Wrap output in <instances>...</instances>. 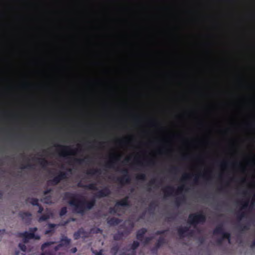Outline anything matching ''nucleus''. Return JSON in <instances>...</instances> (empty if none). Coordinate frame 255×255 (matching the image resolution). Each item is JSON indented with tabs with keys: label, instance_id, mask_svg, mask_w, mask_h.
<instances>
[{
	"label": "nucleus",
	"instance_id": "nucleus-42",
	"mask_svg": "<svg viewBox=\"0 0 255 255\" xmlns=\"http://www.w3.org/2000/svg\"><path fill=\"white\" fill-rule=\"evenodd\" d=\"M116 206L115 207H111L110 208L109 212L111 214H116L117 213V210L116 208Z\"/></svg>",
	"mask_w": 255,
	"mask_h": 255
},
{
	"label": "nucleus",
	"instance_id": "nucleus-45",
	"mask_svg": "<svg viewBox=\"0 0 255 255\" xmlns=\"http://www.w3.org/2000/svg\"><path fill=\"white\" fill-rule=\"evenodd\" d=\"M40 255H54V254L50 251H44Z\"/></svg>",
	"mask_w": 255,
	"mask_h": 255
},
{
	"label": "nucleus",
	"instance_id": "nucleus-5",
	"mask_svg": "<svg viewBox=\"0 0 255 255\" xmlns=\"http://www.w3.org/2000/svg\"><path fill=\"white\" fill-rule=\"evenodd\" d=\"M67 178V173L65 172L60 171L58 175L54 177L52 179L48 181V184L49 185H56L60 182Z\"/></svg>",
	"mask_w": 255,
	"mask_h": 255
},
{
	"label": "nucleus",
	"instance_id": "nucleus-46",
	"mask_svg": "<svg viewBox=\"0 0 255 255\" xmlns=\"http://www.w3.org/2000/svg\"><path fill=\"white\" fill-rule=\"evenodd\" d=\"M37 207H38V210L37 213L38 214H41L44 210L43 207L40 204H39V206H37Z\"/></svg>",
	"mask_w": 255,
	"mask_h": 255
},
{
	"label": "nucleus",
	"instance_id": "nucleus-35",
	"mask_svg": "<svg viewBox=\"0 0 255 255\" xmlns=\"http://www.w3.org/2000/svg\"><path fill=\"white\" fill-rule=\"evenodd\" d=\"M20 168L22 169H33L34 168V165L28 163V164H27L25 165H22L20 167Z\"/></svg>",
	"mask_w": 255,
	"mask_h": 255
},
{
	"label": "nucleus",
	"instance_id": "nucleus-54",
	"mask_svg": "<svg viewBox=\"0 0 255 255\" xmlns=\"http://www.w3.org/2000/svg\"><path fill=\"white\" fill-rule=\"evenodd\" d=\"M198 183V178L197 176H195L194 179V183L197 184Z\"/></svg>",
	"mask_w": 255,
	"mask_h": 255
},
{
	"label": "nucleus",
	"instance_id": "nucleus-23",
	"mask_svg": "<svg viewBox=\"0 0 255 255\" xmlns=\"http://www.w3.org/2000/svg\"><path fill=\"white\" fill-rule=\"evenodd\" d=\"M139 243L136 241H134L132 243V244L131 245V249L133 250L132 253L131 254V255H135V250L139 247Z\"/></svg>",
	"mask_w": 255,
	"mask_h": 255
},
{
	"label": "nucleus",
	"instance_id": "nucleus-38",
	"mask_svg": "<svg viewBox=\"0 0 255 255\" xmlns=\"http://www.w3.org/2000/svg\"><path fill=\"white\" fill-rule=\"evenodd\" d=\"M70 221H75V218H71L70 220H68L64 222L63 223H62L59 224L58 225L59 226H65L67 224H68Z\"/></svg>",
	"mask_w": 255,
	"mask_h": 255
},
{
	"label": "nucleus",
	"instance_id": "nucleus-52",
	"mask_svg": "<svg viewBox=\"0 0 255 255\" xmlns=\"http://www.w3.org/2000/svg\"><path fill=\"white\" fill-rule=\"evenodd\" d=\"M228 163L226 161H223L221 163V165L223 167H226L228 165Z\"/></svg>",
	"mask_w": 255,
	"mask_h": 255
},
{
	"label": "nucleus",
	"instance_id": "nucleus-9",
	"mask_svg": "<svg viewBox=\"0 0 255 255\" xmlns=\"http://www.w3.org/2000/svg\"><path fill=\"white\" fill-rule=\"evenodd\" d=\"M81 237L83 239H85L88 237V233L86 232L83 228L79 229L78 231L75 232L73 234V238L75 240H78Z\"/></svg>",
	"mask_w": 255,
	"mask_h": 255
},
{
	"label": "nucleus",
	"instance_id": "nucleus-57",
	"mask_svg": "<svg viewBox=\"0 0 255 255\" xmlns=\"http://www.w3.org/2000/svg\"><path fill=\"white\" fill-rule=\"evenodd\" d=\"M95 255H103V253H102V251L101 250L100 252H97L96 254H95Z\"/></svg>",
	"mask_w": 255,
	"mask_h": 255
},
{
	"label": "nucleus",
	"instance_id": "nucleus-37",
	"mask_svg": "<svg viewBox=\"0 0 255 255\" xmlns=\"http://www.w3.org/2000/svg\"><path fill=\"white\" fill-rule=\"evenodd\" d=\"M18 247L23 252H25L26 250V247L24 244L19 243L18 245Z\"/></svg>",
	"mask_w": 255,
	"mask_h": 255
},
{
	"label": "nucleus",
	"instance_id": "nucleus-60",
	"mask_svg": "<svg viewBox=\"0 0 255 255\" xmlns=\"http://www.w3.org/2000/svg\"><path fill=\"white\" fill-rule=\"evenodd\" d=\"M145 216V213H142L141 215L139 217V219H143Z\"/></svg>",
	"mask_w": 255,
	"mask_h": 255
},
{
	"label": "nucleus",
	"instance_id": "nucleus-21",
	"mask_svg": "<svg viewBox=\"0 0 255 255\" xmlns=\"http://www.w3.org/2000/svg\"><path fill=\"white\" fill-rule=\"evenodd\" d=\"M127 234L126 231L119 232L118 233L115 234L113 236V239L115 241H120L123 239L125 234Z\"/></svg>",
	"mask_w": 255,
	"mask_h": 255
},
{
	"label": "nucleus",
	"instance_id": "nucleus-6",
	"mask_svg": "<svg viewBox=\"0 0 255 255\" xmlns=\"http://www.w3.org/2000/svg\"><path fill=\"white\" fill-rule=\"evenodd\" d=\"M121 172L123 173L122 176L118 177L116 181L122 185L129 183L131 178L128 174V170L126 168L123 169L121 170Z\"/></svg>",
	"mask_w": 255,
	"mask_h": 255
},
{
	"label": "nucleus",
	"instance_id": "nucleus-4",
	"mask_svg": "<svg viewBox=\"0 0 255 255\" xmlns=\"http://www.w3.org/2000/svg\"><path fill=\"white\" fill-rule=\"evenodd\" d=\"M214 235H221L222 238L228 240L229 243H231V235L229 232H225L222 224L218 225L213 230Z\"/></svg>",
	"mask_w": 255,
	"mask_h": 255
},
{
	"label": "nucleus",
	"instance_id": "nucleus-26",
	"mask_svg": "<svg viewBox=\"0 0 255 255\" xmlns=\"http://www.w3.org/2000/svg\"><path fill=\"white\" fill-rule=\"evenodd\" d=\"M87 174L90 175H94L97 174H101V171L100 169H92L88 171Z\"/></svg>",
	"mask_w": 255,
	"mask_h": 255
},
{
	"label": "nucleus",
	"instance_id": "nucleus-18",
	"mask_svg": "<svg viewBox=\"0 0 255 255\" xmlns=\"http://www.w3.org/2000/svg\"><path fill=\"white\" fill-rule=\"evenodd\" d=\"M189 228L188 227H180L177 229L178 235L181 238L185 237V234L189 231Z\"/></svg>",
	"mask_w": 255,
	"mask_h": 255
},
{
	"label": "nucleus",
	"instance_id": "nucleus-33",
	"mask_svg": "<svg viewBox=\"0 0 255 255\" xmlns=\"http://www.w3.org/2000/svg\"><path fill=\"white\" fill-rule=\"evenodd\" d=\"M136 179L137 180L144 181L146 180V175L144 173H141L137 175Z\"/></svg>",
	"mask_w": 255,
	"mask_h": 255
},
{
	"label": "nucleus",
	"instance_id": "nucleus-56",
	"mask_svg": "<svg viewBox=\"0 0 255 255\" xmlns=\"http://www.w3.org/2000/svg\"><path fill=\"white\" fill-rule=\"evenodd\" d=\"M248 205V202H245L243 204V208H246Z\"/></svg>",
	"mask_w": 255,
	"mask_h": 255
},
{
	"label": "nucleus",
	"instance_id": "nucleus-11",
	"mask_svg": "<svg viewBox=\"0 0 255 255\" xmlns=\"http://www.w3.org/2000/svg\"><path fill=\"white\" fill-rule=\"evenodd\" d=\"M130 206L129 197L126 196L122 199L117 201L116 203V206L129 207Z\"/></svg>",
	"mask_w": 255,
	"mask_h": 255
},
{
	"label": "nucleus",
	"instance_id": "nucleus-31",
	"mask_svg": "<svg viewBox=\"0 0 255 255\" xmlns=\"http://www.w3.org/2000/svg\"><path fill=\"white\" fill-rule=\"evenodd\" d=\"M73 162L77 164L81 165L85 162V159L84 158H74Z\"/></svg>",
	"mask_w": 255,
	"mask_h": 255
},
{
	"label": "nucleus",
	"instance_id": "nucleus-24",
	"mask_svg": "<svg viewBox=\"0 0 255 255\" xmlns=\"http://www.w3.org/2000/svg\"><path fill=\"white\" fill-rule=\"evenodd\" d=\"M120 247L118 244L114 245L111 249V253L113 255H116L119 252Z\"/></svg>",
	"mask_w": 255,
	"mask_h": 255
},
{
	"label": "nucleus",
	"instance_id": "nucleus-1",
	"mask_svg": "<svg viewBox=\"0 0 255 255\" xmlns=\"http://www.w3.org/2000/svg\"><path fill=\"white\" fill-rule=\"evenodd\" d=\"M65 198L70 199L69 204L74 208V212L82 215L85 214L86 211L92 209L96 204L95 198L87 201L79 195L69 192L65 193Z\"/></svg>",
	"mask_w": 255,
	"mask_h": 255
},
{
	"label": "nucleus",
	"instance_id": "nucleus-58",
	"mask_svg": "<svg viewBox=\"0 0 255 255\" xmlns=\"http://www.w3.org/2000/svg\"><path fill=\"white\" fill-rule=\"evenodd\" d=\"M134 119L136 122H138L140 121V119L137 117H135Z\"/></svg>",
	"mask_w": 255,
	"mask_h": 255
},
{
	"label": "nucleus",
	"instance_id": "nucleus-55",
	"mask_svg": "<svg viewBox=\"0 0 255 255\" xmlns=\"http://www.w3.org/2000/svg\"><path fill=\"white\" fill-rule=\"evenodd\" d=\"M129 226L130 227V229H132L134 227V224L133 223L130 222L129 223Z\"/></svg>",
	"mask_w": 255,
	"mask_h": 255
},
{
	"label": "nucleus",
	"instance_id": "nucleus-48",
	"mask_svg": "<svg viewBox=\"0 0 255 255\" xmlns=\"http://www.w3.org/2000/svg\"><path fill=\"white\" fill-rule=\"evenodd\" d=\"M62 247V244H60V243L57 245V246H56L54 248V250L55 252L56 251H58V250H60V249Z\"/></svg>",
	"mask_w": 255,
	"mask_h": 255
},
{
	"label": "nucleus",
	"instance_id": "nucleus-36",
	"mask_svg": "<svg viewBox=\"0 0 255 255\" xmlns=\"http://www.w3.org/2000/svg\"><path fill=\"white\" fill-rule=\"evenodd\" d=\"M90 231L91 233L95 234L102 233V230L99 228H92Z\"/></svg>",
	"mask_w": 255,
	"mask_h": 255
},
{
	"label": "nucleus",
	"instance_id": "nucleus-41",
	"mask_svg": "<svg viewBox=\"0 0 255 255\" xmlns=\"http://www.w3.org/2000/svg\"><path fill=\"white\" fill-rule=\"evenodd\" d=\"M156 206V205L154 202H151L149 205V209L150 210H154Z\"/></svg>",
	"mask_w": 255,
	"mask_h": 255
},
{
	"label": "nucleus",
	"instance_id": "nucleus-61",
	"mask_svg": "<svg viewBox=\"0 0 255 255\" xmlns=\"http://www.w3.org/2000/svg\"><path fill=\"white\" fill-rule=\"evenodd\" d=\"M160 231V234H161V235H163V234H165V232H166V230H160V231Z\"/></svg>",
	"mask_w": 255,
	"mask_h": 255
},
{
	"label": "nucleus",
	"instance_id": "nucleus-53",
	"mask_svg": "<svg viewBox=\"0 0 255 255\" xmlns=\"http://www.w3.org/2000/svg\"><path fill=\"white\" fill-rule=\"evenodd\" d=\"M77 251V249L76 247H74V248H73L71 250V252L72 253H75Z\"/></svg>",
	"mask_w": 255,
	"mask_h": 255
},
{
	"label": "nucleus",
	"instance_id": "nucleus-8",
	"mask_svg": "<svg viewBox=\"0 0 255 255\" xmlns=\"http://www.w3.org/2000/svg\"><path fill=\"white\" fill-rule=\"evenodd\" d=\"M111 193L110 189L108 187H105L102 189L98 191L95 194V197L97 198H101L107 197Z\"/></svg>",
	"mask_w": 255,
	"mask_h": 255
},
{
	"label": "nucleus",
	"instance_id": "nucleus-32",
	"mask_svg": "<svg viewBox=\"0 0 255 255\" xmlns=\"http://www.w3.org/2000/svg\"><path fill=\"white\" fill-rule=\"evenodd\" d=\"M67 212V209L66 207H62L59 212V216L62 217L65 215Z\"/></svg>",
	"mask_w": 255,
	"mask_h": 255
},
{
	"label": "nucleus",
	"instance_id": "nucleus-62",
	"mask_svg": "<svg viewBox=\"0 0 255 255\" xmlns=\"http://www.w3.org/2000/svg\"><path fill=\"white\" fill-rule=\"evenodd\" d=\"M255 247V240L253 241V242L252 244L251 247Z\"/></svg>",
	"mask_w": 255,
	"mask_h": 255
},
{
	"label": "nucleus",
	"instance_id": "nucleus-43",
	"mask_svg": "<svg viewBox=\"0 0 255 255\" xmlns=\"http://www.w3.org/2000/svg\"><path fill=\"white\" fill-rule=\"evenodd\" d=\"M184 186H181L179 187L177 190L176 194H178L181 193L182 192V191L184 190Z\"/></svg>",
	"mask_w": 255,
	"mask_h": 255
},
{
	"label": "nucleus",
	"instance_id": "nucleus-20",
	"mask_svg": "<svg viewBox=\"0 0 255 255\" xmlns=\"http://www.w3.org/2000/svg\"><path fill=\"white\" fill-rule=\"evenodd\" d=\"M71 243V240L70 239H68L67 237L66 236H63L62 238L60 239V244H62V247H67Z\"/></svg>",
	"mask_w": 255,
	"mask_h": 255
},
{
	"label": "nucleus",
	"instance_id": "nucleus-14",
	"mask_svg": "<svg viewBox=\"0 0 255 255\" xmlns=\"http://www.w3.org/2000/svg\"><path fill=\"white\" fill-rule=\"evenodd\" d=\"M120 155H113L111 158V159L107 162L106 166L109 168H114V164L116 160H119Z\"/></svg>",
	"mask_w": 255,
	"mask_h": 255
},
{
	"label": "nucleus",
	"instance_id": "nucleus-27",
	"mask_svg": "<svg viewBox=\"0 0 255 255\" xmlns=\"http://www.w3.org/2000/svg\"><path fill=\"white\" fill-rule=\"evenodd\" d=\"M185 201V197L184 195L181 197H178L176 199L175 203V204L179 206L181 203L184 202Z\"/></svg>",
	"mask_w": 255,
	"mask_h": 255
},
{
	"label": "nucleus",
	"instance_id": "nucleus-40",
	"mask_svg": "<svg viewBox=\"0 0 255 255\" xmlns=\"http://www.w3.org/2000/svg\"><path fill=\"white\" fill-rule=\"evenodd\" d=\"M152 239V237H146L143 242V244L144 245L148 244Z\"/></svg>",
	"mask_w": 255,
	"mask_h": 255
},
{
	"label": "nucleus",
	"instance_id": "nucleus-51",
	"mask_svg": "<svg viewBox=\"0 0 255 255\" xmlns=\"http://www.w3.org/2000/svg\"><path fill=\"white\" fill-rule=\"evenodd\" d=\"M223 241L224 240L222 238H220L217 240V243L218 245H221L222 244Z\"/></svg>",
	"mask_w": 255,
	"mask_h": 255
},
{
	"label": "nucleus",
	"instance_id": "nucleus-29",
	"mask_svg": "<svg viewBox=\"0 0 255 255\" xmlns=\"http://www.w3.org/2000/svg\"><path fill=\"white\" fill-rule=\"evenodd\" d=\"M55 243V242H47L43 243L41 247V249L42 251H44L46 248L49 247L51 245H53Z\"/></svg>",
	"mask_w": 255,
	"mask_h": 255
},
{
	"label": "nucleus",
	"instance_id": "nucleus-64",
	"mask_svg": "<svg viewBox=\"0 0 255 255\" xmlns=\"http://www.w3.org/2000/svg\"><path fill=\"white\" fill-rule=\"evenodd\" d=\"M153 163H154V162L152 161H149L147 162V164L149 165L151 164H153Z\"/></svg>",
	"mask_w": 255,
	"mask_h": 255
},
{
	"label": "nucleus",
	"instance_id": "nucleus-44",
	"mask_svg": "<svg viewBox=\"0 0 255 255\" xmlns=\"http://www.w3.org/2000/svg\"><path fill=\"white\" fill-rule=\"evenodd\" d=\"M51 199V197L50 196H47L43 198V200L44 201V202L46 203H48Z\"/></svg>",
	"mask_w": 255,
	"mask_h": 255
},
{
	"label": "nucleus",
	"instance_id": "nucleus-2",
	"mask_svg": "<svg viewBox=\"0 0 255 255\" xmlns=\"http://www.w3.org/2000/svg\"><path fill=\"white\" fill-rule=\"evenodd\" d=\"M206 220L205 215L202 212L190 214L189 215L188 223L194 227L198 224H203Z\"/></svg>",
	"mask_w": 255,
	"mask_h": 255
},
{
	"label": "nucleus",
	"instance_id": "nucleus-3",
	"mask_svg": "<svg viewBox=\"0 0 255 255\" xmlns=\"http://www.w3.org/2000/svg\"><path fill=\"white\" fill-rule=\"evenodd\" d=\"M38 229L36 227L30 228L29 232L25 231L22 233L18 234L19 237L23 238V241L24 243L28 242L29 240L35 239L38 240L40 239V236L38 235L35 234V232L37 231Z\"/></svg>",
	"mask_w": 255,
	"mask_h": 255
},
{
	"label": "nucleus",
	"instance_id": "nucleus-50",
	"mask_svg": "<svg viewBox=\"0 0 255 255\" xmlns=\"http://www.w3.org/2000/svg\"><path fill=\"white\" fill-rule=\"evenodd\" d=\"M167 221H171L175 219V217L173 215H171L166 218Z\"/></svg>",
	"mask_w": 255,
	"mask_h": 255
},
{
	"label": "nucleus",
	"instance_id": "nucleus-19",
	"mask_svg": "<svg viewBox=\"0 0 255 255\" xmlns=\"http://www.w3.org/2000/svg\"><path fill=\"white\" fill-rule=\"evenodd\" d=\"M57 225L55 224L49 223L48 225V229L45 231L44 234L45 235H49L50 234H53L55 232V227Z\"/></svg>",
	"mask_w": 255,
	"mask_h": 255
},
{
	"label": "nucleus",
	"instance_id": "nucleus-13",
	"mask_svg": "<svg viewBox=\"0 0 255 255\" xmlns=\"http://www.w3.org/2000/svg\"><path fill=\"white\" fill-rule=\"evenodd\" d=\"M147 231V229L145 228H142L138 230L136 232V238L137 240L141 242L142 241L144 238V235L146 234Z\"/></svg>",
	"mask_w": 255,
	"mask_h": 255
},
{
	"label": "nucleus",
	"instance_id": "nucleus-49",
	"mask_svg": "<svg viewBox=\"0 0 255 255\" xmlns=\"http://www.w3.org/2000/svg\"><path fill=\"white\" fill-rule=\"evenodd\" d=\"M52 191L51 189H47L43 191V194L46 195Z\"/></svg>",
	"mask_w": 255,
	"mask_h": 255
},
{
	"label": "nucleus",
	"instance_id": "nucleus-63",
	"mask_svg": "<svg viewBox=\"0 0 255 255\" xmlns=\"http://www.w3.org/2000/svg\"><path fill=\"white\" fill-rule=\"evenodd\" d=\"M155 235H160L161 234H160V232L159 231H157L156 232Z\"/></svg>",
	"mask_w": 255,
	"mask_h": 255
},
{
	"label": "nucleus",
	"instance_id": "nucleus-10",
	"mask_svg": "<svg viewBox=\"0 0 255 255\" xmlns=\"http://www.w3.org/2000/svg\"><path fill=\"white\" fill-rule=\"evenodd\" d=\"M165 243V239L164 237H160L159 238L157 242L155 244V246L152 248L151 250V252L153 254H157L158 249L160 248V247Z\"/></svg>",
	"mask_w": 255,
	"mask_h": 255
},
{
	"label": "nucleus",
	"instance_id": "nucleus-59",
	"mask_svg": "<svg viewBox=\"0 0 255 255\" xmlns=\"http://www.w3.org/2000/svg\"><path fill=\"white\" fill-rule=\"evenodd\" d=\"M120 255H131V254H127L126 252H122Z\"/></svg>",
	"mask_w": 255,
	"mask_h": 255
},
{
	"label": "nucleus",
	"instance_id": "nucleus-39",
	"mask_svg": "<svg viewBox=\"0 0 255 255\" xmlns=\"http://www.w3.org/2000/svg\"><path fill=\"white\" fill-rule=\"evenodd\" d=\"M246 217V214L244 212H242L238 214L237 218L239 220H241L243 218Z\"/></svg>",
	"mask_w": 255,
	"mask_h": 255
},
{
	"label": "nucleus",
	"instance_id": "nucleus-16",
	"mask_svg": "<svg viewBox=\"0 0 255 255\" xmlns=\"http://www.w3.org/2000/svg\"><path fill=\"white\" fill-rule=\"evenodd\" d=\"M174 190V188L171 186H167L163 189L165 197H168L172 195Z\"/></svg>",
	"mask_w": 255,
	"mask_h": 255
},
{
	"label": "nucleus",
	"instance_id": "nucleus-7",
	"mask_svg": "<svg viewBox=\"0 0 255 255\" xmlns=\"http://www.w3.org/2000/svg\"><path fill=\"white\" fill-rule=\"evenodd\" d=\"M55 146L60 149L59 154L61 156L68 158V155L74 154V150H72L70 147L60 144H56Z\"/></svg>",
	"mask_w": 255,
	"mask_h": 255
},
{
	"label": "nucleus",
	"instance_id": "nucleus-15",
	"mask_svg": "<svg viewBox=\"0 0 255 255\" xmlns=\"http://www.w3.org/2000/svg\"><path fill=\"white\" fill-rule=\"evenodd\" d=\"M122 220L119 218H117L115 217H112L110 218H108L107 220V222L108 225L111 226H116L121 223Z\"/></svg>",
	"mask_w": 255,
	"mask_h": 255
},
{
	"label": "nucleus",
	"instance_id": "nucleus-28",
	"mask_svg": "<svg viewBox=\"0 0 255 255\" xmlns=\"http://www.w3.org/2000/svg\"><path fill=\"white\" fill-rule=\"evenodd\" d=\"M27 200H30V203L33 206H39L38 199L35 198H28Z\"/></svg>",
	"mask_w": 255,
	"mask_h": 255
},
{
	"label": "nucleus",
	"instance_id": "nucleus-17",
	"mask_svg": "<svg viewBox=\"0 0 255 255\" xmlns=\"http://www.w3.org/2000/svg\"><path fill=\"white\" fill-rule=\"evenodd\" d=\"M52 216V213L51 212L47 210L46 212L39 217L38 221L40 222L45 221L49 219Z\"/></svg>",
	"mask_w": 255,
	"mask_h": 255
},
{
	"label": "nucleus",
	"instance_id": "nucleus-30",
	"mask_svg": "<svg viewBox=\"0 0 255 255\" xmlns=\"http://www.w3.org/2000/svg\"><path fill=\"white\" fill-rule=\"evenodd\" d=\"M250 225L249 224H246V225H239L238 226V228L242 231H248L250 229Z\"/></svg>",
	"mask_w": 255,
	"mask_h": 255
},
{
	"label": "nucleus",
	"instance_id": "nucleus-25",
	"mask_svg": "<svg viewBox=\"0 0 255 255\" xmlns=\"http://www.w3.org/2000/svg\"><path fill=\"white\" fill-rule=\"evenodd\" d=\"M38 163L43 168L46 167L49 164L45 158L38 159Z\"/></svg>",
	"mask_w": 255,
	"mask_h": 255
},
{
	"label": "nucleus",
	"instance_id": "nucleus-34",
	"mask_svg": "<svg viewBox=\"0 0 255 255\" xmlns=\"http://www.w3.org/2000/svg\"><path fill=\"white\" fill-rule=\"evenodd\" d=\"M191 177H192L191 174H184L182 176L181 181H185L186 180H189L191 178Z\"/></svg>",
	"mask_w": 255,
	"mask_h": 255
},
{
	"label": "nucleus",
	"instance_id": "nucleus-12",
	"mask_svg": "<svg viewBox=\"0 0 255 255\" xmlns=\"http://www.w3.org/2000/svg\"><path fill=\"white\" fill-rule=\"evenodd\" d=\"M78 187L83 188L87 190H97L98 188L95 183H91L88 185H84L81 182H79L77 184Z\"/></svg>",
	"mask_w": 255,
	"mask_h": 255
},
{
	"label": "nucleus",
	"instance_id": "nucleus-47",
	"mask_svg": "<svg viewBox=\"0 0 255 255\" xmlns=\"http://www.w3.org/2000/svg\"><path fill=\"white\" fill-rule=\"evenodd\" d=\"M157 181L156 179H153L150 180L148 183V185L151 186L152 185H156Z\"/></svg>",
	"mask_w": 255,
	"mask_h": 255
},
{
	"label": "nucleus",
	"instance_id": "nucleus-22",
	"mask_svg": "<svg viewBox=\"0 0 255 255\" xmlns=\"http://www.w3.org/2000/svg\"><path fill=\"white\" fill-rule=\"evenodd\" d=\"M19 216L22 220H24L27 218H29L31 216V214L28 212H20Z\"/></svg>",
	"mask_w": 255,
	"mask_h": 255
}]
</instances>
